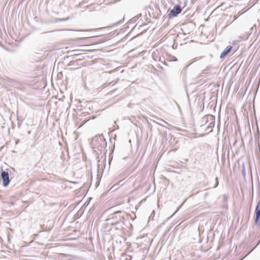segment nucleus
<instances>
[{
	"label": "nucleus",
	"mask_w": 260,
	"mask_h": 260,
	"mask_svg": "<svg viewBox=\"0 0 260 260\" xmlns=\"http://www.w3.org/2000/svg\"><path fill=\"white\" fill-rule=\"evenodd\" d=\"M110 217L108 220H112L111 225H119L121 223L124 225H126L127 221H129V219L133 221L135 218L131 216L130 214L126 213L121 210H118L110 215Z\"/></svg>",
	"instance_id": "obj_1"
},
{
	"label": "nucleus",
	"mask_w": 260,
	"mask_h": 260,
	"mask_svg": "<svg viewBox=\"0 0 260 260\" xmlns=\"http://www.w3.org/2000/svg\"><path fill=\"white\" fill-rule=\"evenodd\" d=\"M90 145L95 153L96 152V149L100 151L105 150L107 146V142L103 134L98 135L91 139Z\"/></svg>",
	"instance_id": "obj_2"
},
{
	"label": "nucleus",
	"mask_w": 260,
	"mask_h": 260,
	"mask_svg": "<svg viewBox=\"0 0 260 260\" xmlns=\"http://www.w3.org/2000/svg\"><path fill=\"white\" fill-rule=\"evenodd\" d=\"M77 107L79 110L84 111L81 114L83 116H86V114L89 115L93 112V103L91 101H80L77 104Z\"/></svg>",
	"instance_id": "obj_3"
},
{
	"label": "nucleus",
	"mask_w": 260,
	"mask_h": 260,
	"mask_svg": "<svg viewBox=\"0 0 260 260\" xmlns=\"http://www.w3.org/2000/svg\"><path fill=\"white\" fill-rule=\"evenodd\" d=\"M12 171L14 172L15 169L14 168L6 169L5 170H3L1 169V173H0V180L2 181L3 185L4 187H7L10 182V176L9 174L12 173Z\"/></svg>",
	"instance_id": "obj_4"
},
{
	"label": "nucleus",
	"mask_w": 260,
	"mask_h": 260,
	"mask_svg": "<svg viewBox=\"0 0 260 260\" xmlns=\"http://www.w3.org/2000/svg\"><path fill=\"white\" fill-rule=\"evenodd\" d=\"M183 8H182L179 5H176L173 8L170 10L167 17L169 19H173V18L178 16L180 14Z\"/></svg>",
	"instance_id": "obj_5"
},
{
	"label": "nucleus",
	"mask_w": 260,
	"mask_h": 260,
	"mask_svg": "<svg viewBox=\"0 0 260 260\" xmlns=\"http://www.w3.org/2000/svg\"><path fill=\"white\" fill-rule=\"evenodd\" d=\"M254 221L255 225L260 226V199L257 202L255 208Z\"/></svg>",
	"instance_id": "obj_6"
},
{
	"label": "nucleus",
	"mask_w": 260,
	"mask_h": 260,
	"mask_svg": "<svg viewBox=\"0 0 260 260\" xmlns=\"http://www.w3.org/2000/svg\"><path fill=\"white\" fill-rule=\"evenodd\" d=\"M210 120L209 124L207 125L206 127V131H209V132L207 133V134L212 133L213 132V127L215 125V117L214 115H211L210 116Z\"/></svg>",
	"instance_id": "obj_7"
},
{
	"label": "nucleus",
	"mask_w": 260,
	"mask_h": 260,
	"mask_svg": "<svg viewBox=\"0 0 260 260\" xmlns=\"http://www.w3.org/2000/svg\"><path fill=\"white\" fill-rule=\"evenodd\" d=\"M233 48V46L231 45L228 46L221 53L220 58L221 59L224 58L231 52Z\"/></svg>",
	"instance_id": "obj_8"
},
{
	"label": "nucleus",
	"mask_w": 260,
	"mask_h": 260,
	"mask_svg": "<svg viewBox=\"0 0 260 260\" xmlns=\"http://www.w3.org/2000/svg\"><path fill=\"white\" fill-rule=\"evenodd\" d=\"M100 165L99 164V163L97 165V167H98V169H97V175H96V186H98L99 184H100V180H101V179L102 178V174H101L100 172Z\"/></svg>",
	"instance_id": "obj_9"
},
{
	"label": "nucleus",
	"mask_w": 260,
	"mask_h": 260,
	"mask_svg": "<svg viewBox=\"0 0 260 260\" xmlns=\"http://www.w3.org/2000/svg\"><path fill=\"white\" fill-rule=\"evenodd\" d=\"M211 115V114H208V115H205L203 117L202 121V123H203L202 125L206 124L209 121L210 122V116Z\"/></svg>",
	"instance_id": "obj_10"
},
{
	"label": "nucleus",
	"mask_w": 260,
	"mask_h": 260,
	"mask_svg": "<svg viewBox=\"0 0 260 260\" xmlns=\"http://www.w3.org/2000/svg\"><path fill=\"white\" fill-rule=\"evenodd\" d=\"M114 148H115V145H114L112 147H111V149L110 150V154L109 155V158H108V162H109V165H110L111 164V162L113 159V152H114Z\"/></svg>",
	"instance_id": "obj_11"
},
{
	"label": "nucleus",
	"mask_w": 260,
	"mask_h": 260,
	"mask_svg": "<svg viewBox=\"0 0 260 260\" xmlns=\"http://www.w3.org/2000/svg\"><path fill=\"white\" fill-rule=\"evenodd\" d=\"M156 11L157 13V15L154 17V18L156 19H158L160 15H161V12L158 6H155Z\"/></svg>",
	"instance_id": "obj_12"
},
{
	"label": "nucleus",
	"mask_w": 260,
	"mask_h": 260,
	"mask_svg": "<svg viewBox=\"0 0 260 260\" xmlns=\"http://www.w3.org/2000/svg\"><path fill=\"white\" fill-rule=\"evenodd\" d=\"M123 225L121 223L119 225H115L116 226L115 230H121L124 231L125 228L123 226Z\"/></svg>",
	"instance_id": "obj_13"
},
{
	"label": "nucleus",
	"mask_w": 260,
	"mask_h": 260,
	"mask_svg": "<svg viewBox=\"0 0 260 260\" xmlns=\"http://www.w3.org/2000/svg\"><path fill=\"white\" fill-rule=\"evenodd\" d=\"M126 226L129 230L132 231L133 230V225L131 223L129 222V221H127Z\"/></svg>",
	"instance_id": "obj_14"
},
{
	"label": "nucleus",
	"mask_w": 260,
	"mask_h": 260,
	"mask_svg": "<svg viewBox=\"0 0 260 260\" xmlns=\"http://www.w3.org/2000/svg\"><path fill=\"white\" fill-rule=\"evenodd\" d=\"M257 189H258V192L259 193H260V183H259V178H258V174H257Z\"/></svg>",
	"instance_id": "obj_15"
},
{
	"label": "nucleus",
	"mask_w": 260,
	"mask_h": 260,
	"mask_svg": "<svg viewBox=\"0 0 260 260\" xmlns=\"http://www.w3.org/2000/svg\"><path fill=\"white\" fill-rule=\"evenodd\" d=\"M123 233L124 235H127V236H129V237L131 236L132 235V233H131L128 231L126 230V229L124 231H123Z\"/></svg>",
	"instance_id": "obj_16"
},
{
	"label": "nucleus",
	"mask_w": 260,
	"mask_h": 260,
	"mask_svg": "<svg viewBox=\"0 0 260 260\" xmlns=\"http://www.w3.org/2000/svg\"><path fill=\"white\" fill-rule=\"evenodd\" d=\"M69 19H70V18L69 17H66V18H57V21H66L68 20Z\"/></svg>",
	"instance_id": "obj_17"
},
{
	"label": "nucleus",
	"mask_w": 260,
	"mask_h": 260,
	"mask_svg": "<svg viewBox=\"0 0 260 260\" xmlns=\"http://www.w3.org/2000/svg\"><path fill=\"white\" fill-rule=\"evenodd\" d=\"M201 58H202V57H195V58H193V59H192V61H191V62L190 63V64H191V63H193V62H196V61H198V60H199V59H200Z\"/></svg>",
	"instance_id": "obj_18"
},
{
	"label": "nucleus",
	"mask_w": 260,
	"mask_h": 260,
	"mask_svg": "<svg viewBox=\"0 0 260 260\" xmlns=\"http://www.w3.org/2000/svg\"><path fill=\"white\" fill-rule=\"evenodd\" d=\"M220 124V111L218 112V125L217 127H218Z\"/></svg>",
	"instance_id": "obj_19"
},
{
	"label": "nucleus",
	"mask_w": 260,
	"mask_h": 260,
	"mask_svg": "<svg viewBox=\"0 0 260 260\" xmlns=\"http://www.w3.org/2000/svg\"><path fill=\"white\" fill-rule=\"evenodd\" d=\"M218 183H219L218 178L217 177H216L215 178V184L214 187H216L218 185Z\"/></svg>",
	"instance_id": "obj_20"
},
{
	"label": "nucleus",
	"mask_w": 260,
	"mask_h": 260,
	"mask_svg": "<svg viewBox=\"0 0 260 260\" xmlns=\"http://www.w3.org/2000/svg\"><path fill=\"white\" fill-rule=\"evenodd\" d=\"M77 54H74L73 55H71L70 56H67V58H74L75 56H77Z\"/></svg>",
	"instance_id": "obj_21"
},
{
	"label": "nucleus",
	"mask_w": 260,
	"mask_h": 260,
	"mask_svg": "<svg viewBox=\"0 0 260 260\" xmlns=\"http://www.w3.org/2000/svg\"><path fill=\"white\" fill-rule=\"evenodd\" d=\"M242 174L243 177H245L246 176V170H242Z\"/></svg>",
	"instance_id": "obj_22"
},
{
	"label": "nucleus",
	"mask_w": 260,
	"mask_h": 260,
	"mask_svg": "<svg viewBox=\"0 0 260 260\" xmlns=\"http://www.w3.org/2000/svg\"><path fill=\"white\" fill-rule=\"evenodd\" d=\"M117 90V89H114L112 90H111L110 92H109L108 94L110 95H112V94Z\"/></svg>",
	"instance_id": "obj_23"
},
{
	"label": "nucleus",
	"mask_w": 260,
	"mask_h": 260,
	"mask_svg": "<svg viewBox=\"0 0 260 260\" xmlns=\"http://www.w3.org/2000/svg\"><path fill=\"white\" fill-rule=\"evenodd\" d=\"M249 167H250V169H251V162H250V160H249ZM250 174H251V176L252 177V172H251V169H250ZM251 181H252V184L253 183V182H252V179L251 178Z\"/></svg>",
	"instance_id": "obj_24"
},
{
	"label": "nucleus",
	"mask_w": 260,
	"mask_h": 260,
	"mask_svg": "<svg viewBox=\"0 0 260 260\" xmlns=\"http://www.w3.org/2000/svg\"><path fill=\"white\" fill-rule=\"evenodd\" d=\"M242 170H246L244 162H243L242 165Z\"/></svg>",
	"instance_id": "obj_25"
},
{
	"label": "nucleus",
	"mask_w": 260,
	"mask_h": 260,
	"mask_svg": "<svg viewBox=\"0 0 260 260\" xmlns=\"http://www.w3.org/2000/svg\"><path fill=\"white\" fill-rule=\"evenodd\" d=\"M162 60H164V61H165V58L164 57L162 58H161L160 57H159L158 60L161 62H163Z\"/></svg>",
	"instance_id": "obj_26"
},
{
	"label": "nucleus",
	"mask_w": 260,
	"mask_h": 260,
	"mask_svg": "<svg viewBox=\"0 0 260 260\" xmlns=\"http://www.w3.org/2000/svg\"><path fill=\"white\" fill-rule=\"evenodd\" d=\"M152 126L151 125V123H148V128H150V130H152Z\"/></svg>",
	"instance_id": "obj_27"
},
{
	"label": "nucleus",
	"mask_w": 260,
	"mask_h": 260,
	"mask_svg": "<svg viewBox=\"0 0 260 260\" xmlns=\"http://www.w3.org/2000/svg\"><path fill=\"white\" fill-rule=\"evenodd\" d=\"M224 200H228V196L226 194H224L223 196Z\"/></svg>",
	"instance_id": "obj_28"
},
{
	"label": "nucleus",
	"mask_w": 260,
	"mask_h": 260,
	"mask_svg": "<svg viewBox=\"0 0 260 260\" xmlns=\"http://www.w3.org/2000/svg\"><path fill=\"white\" fill-rule=\"evenodd\" d=\"M96 117V116H92L90 117V118L89 119H94Z\"/></svg>",
	"instance_id": "obj_29"
},
{
	"label": "nucleus",
	"mask_w": 260,
	"mask_h": 260,
	"mask_svg": "<svg viewBox=\"0 0 260 260\" xmlns=\"http://www.w3.org/2000/svg\"><path fill=\"white\" fill-rule=\"evenodd\" d=\"M180 208H181V206H179L178 208V209L176 210V211L174 213L173 215H174L177 212H178L179 210V209H180Z\"/></svg>",
	"instance_id": "obj_30"
},
{
	"label": "nucleus",
	"mask_w": 260,
	"mask_h": 260,
	"mask_svg": "<svg viewBox=\"0 0 260 260\" xmlns=\"http://www.w3.org/2000/svg\"><path fill=\"white\" fill-rule=\"evenodd\" d=\"M88 38H84V37H83V38H79L78 39V40H84V39H87Z\"/></svg>",
	"instance_id": "obj_31"
},
{
	"label": "nucleus",
	"mask_w": 260,
	"mask_h": 260,
	"mask_svg": "<svg viewBox=\"0 0 260 260\" xmlns=\"http://www.w3.org/2000/svg\"><path fill=\"white\" fill-rule=\"evenodd\" d=\"M202 75L201 74L198 75L197 79H199V80H201V78L202 77Z\"/></svg>",
	"instance_id": "obj_32"
},
{
	"label": "nucleus",
	"mask_w": 260,
	"mask_h": 260,
	"mask_svg": "<svg viewBox=\"0 0 260 260\" xmlns=\"http://www.w3.org/2000/svg\"><path fill=\"white\" fill-rule=\"evenodd\" d=\"M41 226L42 228V229L43 230V231H45V230H44L45 225L44 224L42 225H41Z\"/></svg>",
	"instance_id": "obj_33"
},
{
	"label": "nucleus",
	"mask_w": 260,
	"mask_h": 260,
	"mask_svg": "<svg viewBox=\"0 0 260 260\" xmlns=\"http://www.w3.org/2000/svg\"><path fill=\"white\" fill-rule=\"evenodd\" d=\"M96 160H97V161H98V162H100V158H99V156L96 157Z\"/></svg>",
	"instance_id": "obj_34"
},
{
	"label": "nucleus",
	"mask_w": 260,
	"mask_h": 260,
	"mask_svg": "<svg viewBox=\"0 0 260 260\" xmlns=\"http://www.w3.org/2000/svg\"><path fill=\"white\" fill-rule=\"evenodd\" d=\"M123 20H119L118 22V23H121L123 21Z\"/></svg>",
	"instance_id": "obj_35"
},
{
	"label": "nucleus",
	"mask_w": 260,
	"mask_h": 260,
	"mask_svg": "<svg viewBox=\"0 0 260 260\" xmlns=\"http://www.w3.org/2000/svg\"><path fill=\"white\" fill-rule=\"evenodd\" d=\"M177 58L176 57H174V59L173 60V61H177Z\"/></svg>",
	"instance_id": "obj_36"
},
{
	"label": "nucleus",
	"mask_w": 260,
	"mask_h": 260,
	"mask_svg": "<svg viewBox=\"0 0 260 260\" xmlns=\"http://www.w3.org/2000/svg\"><path fill=\"white\" fill-rule=\"evenodd\" d=\"M237 143V140H235V141L234 142L233 145H235L236 143Z\"/></svg>",
	"instance_id": "obj_37"
},
{
	"label": "nucleus",
	"mask_w": 260,
	"mask_h": 260,
	"mask_svg": "<svg viewBox=\"0 0 260 260\" xmlns=\"http://www.w3.org/2000/svg\"><path fill=\"white\" fill-rule=\"evenodd\" d=\"M74 62H75V61H74V60L71 61H70V64H71L72 63H74Z\"/></svg>",
	"instance_id": "obj_38"
},
{
	"label": "nucleus",
	"mask_w": 260,
	"mask_h": 260,
	"mask_svg": "<svg viewBox=\"0 0 260 260\" xmlns=\"http://www.w3.org/2000/svg\"><path fill=\"white\" fill-rule=\"evenodd\" d=\"M103 42H104V41H99V42H98V43H103Z\"/></svg>",
	"instance_id": "obj_39"
},
{
	"label": "nucleus",
	"mask_w": 260,
	"mask_h": 260,
	"mask_svg": "<svg viewBox=\"0 0 260 260\" xmlns=\"http://www.w3.org/2000/svg\"><path fill=\"white\" fill-rule=\"evenodd\" d=\"M20 126H21V124H19V123H18V127H20Z\"/></svg>",
	"instance_id": "obj_40"
},
{
	"label": "nucleus",
	"mask_w": 260,
	"mask_h": 260,
	"mask_svg": "<svg viewBox=\"0 0 260 260\" xmlns=\"http://www.w3.org/2000/svg\"><path fill=\"white\" fill-rule=\"evenodd\" d=\"M166 18V15H164V16H163V18L165 19Z\"/></svg>",
	"instance_id": "obj_41"
},
{
	"label": "nucleus",
	"mask_w": 260,
	"mask_h": 260,
	"mask_svg": "<svg viewBox=\"0 0 260 260\" xmlns=\"http://www.w3.org/2000/svg\"><path fill=\"white\" fill-rule=\"evenodd\" d=\"M77 51V50H74L72 51V52H75V51Z\"/></svg>",
	"instance_id": "obj_42"
},
{
	"label": "nucleus",
	"mask_w": 260,
	"mask_h": 260,
	"mask_svg": "<svg viewBox=\"0 0 260 260\" xmlns=\"http://www.w3.org/2000/svg\"><path fill=\"white\" fill-rule=\"evenodd\" d=\"M247 88L245 90L244 93L246 92Z\"/></svg>",
	"instance_id": "obj_43"
},
{
	"label": "nucleus",
	"mask_w": 260,
	"mask_h": 260,
	"mask_svg": "<svg viewBox=\"0 0 260 260\" xmlns=\"http://www.w3.org/2000/svg\"><path fill=\"white\" fill-rule=\"evenodd\" d=\"M154 123H156L154 121H152Z\"/></svg>",
	"instance_id": "obj_44"
},
{
	"label": "nucleus",
	"mask_w": 260,
	"mask_h": 260,
	"mask_svg": "<svg viewBox=\"0 0 260 260\" xmlns=\"http://www.w3.org/2000/svg\"><path fill=\"white\" fill-rule=\"evenodd\" d=\"M178 105V108L180 109V107L178 105Z\"/></svg>",
	"instance_id": "obj_45"
},
{
	"label": "nucleus",
	"mask_w": 260,
	"mask_h": 260,
	"mask_svg": "<svg viewBox=\"0 0 260 260\" xmlns=\"http://www.w3.org/2000/svg\"><path fill=\"white\" fill-rule=\"evenodd\" d=\"M247 39H248V37L247 36L246 38V40H247Z\"/></svg>",
	"instance_id": "obj_46"
},
{
	"label": "nucleus",
	"mask_w": 260,
	"mask_h": 260,
	"mask_svg": "<svg viewBox=\"0 0 260 260\" xmlns=\"http://www.w3.org/2000/svg\"><path fill=\"white\" fill-rule=\"evenodd\" d=\"M171 217V216L170 217H168V219H169Z\"/></svg>",
	"instance_id": "obj_47"
},
{
	"label": "nucleus",
	"mask_w": 260,
	"mask_h": 260,
	"mask_svg": "<svg viewBox=\"0 0 260 260\" xmlns=\"http://www.w3.org/2000/svg\"><path fill=\"white\" fill-rule=\"evenodd\" d=\"M125 260H129V259H127V258H126Z\"/></svg>",
	"instance_id": "obj_48"
}]
</instances>
